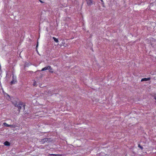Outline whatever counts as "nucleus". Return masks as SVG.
I'll return each mask as SVG.
<instances>
[{
    "label": "nucleus",
    "mask_w": 156,
    "mask_h": 156,
    "mask_svg": "<svg viewBox=\"0 0 156 156\" xmlns=\"http://www.w3.org/2000/svg\"><path fill=\"white\" fill-rule=\"evenodd\" d=\"M22 106H23L24 110H25V105L23 104V103L22 101H20L19 102L18 104L16 105L17 107L18 108V110L20 111V110L22 108Z\"/></svg>",
    "instance_id": "nucleus-1"
},
{
    "label": "nucleus",
    "mask_w": 156,
    "mask_h": 156,
    "mask_svg": "<svg viewBox=\"0 0 156 156\" xmlns=\"http://www.w3.org/2000/svg\"><path fill=\"white\" fill-rule=\"evenodd\" d=\"M55 41L56 43L61 42V43L58 44L60 46H66L65 43H64V40H54Z\"/></svg>",
    "instance_id": "nucleus-2"
},
{
    "label": "nucleus",
    "mask_w": 156,
    "mask_h": 156,
    "mask_svg": "<svg viewBox=\"0 0 156 156\" xmlns=\"http://www.w3.org/2000/svg\"><path fill=\"white\" fill-rule=\"evenodd\" d=\"M87 2V4L88 5L90 6L92 4L93 0H85Z\"/></svg>",
    "instance_id": "nucleus-3"
},
{
    "label": "nucleus",
    "mask_w": 156,
    "mask_h": 156,
    "mask_svg": "<svg viewBox=\"0 0 156 156\" xmlns=\"http://www.w3.org/2000/svg\"><path fill=\"white\" fill-rule=\"evenodd\" d=\"M48 140V138H45L43 139L42 140H41L40 141V142L41 144H44L45 142H47Z\"/></svg>",
    "instance_id": "nucleus-4"
},
{
    "label": "nucleus",
    "mask_w": 156,
    "mask_h": 156,
    "mask_svg": "<svg viewBox=\"0 0 156 156\" xmlns=\"http://www.w3.org/2000/svg\"><path fill=\"white\" fill-rule=\"evenodd\" d=\"M151 78L150 77H148L147 78H143L141 80V81H147L148 80H150Z\"/></svg>",
    "instance_id": "nucleus-5"
},
{
    "label": "nucleus",
    "mask_w": 156,
    "mask_h": 156,
    "mask_svg": "<svg viewBox=\"0 0 156 156\" xmlns=\"http://www.w3.org/2000/svg\"><path fill=\"white\" fill-rule=\"evenodd\" d=\"M49 69V66H46L44 68H43L42 69L41 71H45L47 70H48Z\"/></svg>",
    "instance_id": "nucleus-6"
},
{
    "label": "nucleus",
    "mask_w": 156,
    "mask_h": 156,
    "mask_svg": "<svg viewBox=\"0 0 156 156\" xmlns=\"http://www.w3.org/2000/svg\"><path fill=\"white\" fill-rule=\"evenodd\" d=\"M49 71L50 73H52L53 72V69L51 68V67L50 66H49Z\"/></svg>",
    "instance_id": "nucleus-7"
},
{
    "label": "nucleus",
    "mask_w": 156,
    "mask_h": 156,
    "mask_svg": "<svg viewBox=\"0 0 156 156\" xmlns=\"http://www.w3.org/2000/svg\"><path fill=\"white\" fill-rule=\"evenodd\" d=\"M4 144L6 146H9L10 145V143L7 141H5Z\"/></svg>",
    "instance_id": "nucleus-8"
},
{
    "label": "nucleus",
    "mask_w": 156,
    "mask_h": 156,
    "mask_svg": "<svg viewBox=\"0 0 156 156\" xmlns=\"http://www.w3.org/2000/svg\"><path fill=\"white\" fill-rule=\"evenodd\" d=\"M16 82V80L13 79L12 80L11 82V84H14Z\"/></svg>",
    "instance_id": "nucleus-9"
},
{
    "label": "nucleus",
    "mask_w": 156,
    "mask_h": 156,
    "mask_svg": "<svg viewBox=\"0 0 156 156\" xmlns=\"http://www.w3.org/2000/svg\"><path fill=\"white\" fill-rule=\"evenodd\" d=\"M50 155L52 156H62V154H51Z\"/></svg>",
    "instance_id": "nucleus-10"
},
{
    "label": "nucleus",
    "mask_w": 156,
    "mask_h": 156,
    "mask_svg": "<svg viewBox=\"0 0 156 156\" xmlns=\"http://www.w3.org/2000/svg\"><path fill=\"white\" fill-rule=\"evenodd\" d=\"M12 103L15 107H16V105H17V102L16 101L12 102Z\"/></svg>",
    "instance_id": "nucleus-11"
},
{
    "label": "nucleus",
    "mask_w": 156,
    "mask_h": 156,
    "mask_svg": "<svg viewBox=\"0 0 156 156\" xmlns=\"http://www.w3.org/2000/svg\"><path fill=\"white\" fill-rule=\"evenodd\" d=\"M38 41H37V44L36 46V51H37V53H38V51L37 49V48H38Z\"/></svg>",
    "instance_id": "nucleus-12"
},
{
    "label": "nucleus",
    "mask_w": 156,
    "mask_h": 156,
    "mask_svg": "<svg viewBox=\"0 0 156 156\" xmlns=\"http://www.w3.org/2000/svg\"><path fill=\"white\" fill-rule=\"evenodd\" d=\"M4 125L5 126L10 127V125L6 123H4Z\"/></svg>",
    "instance_id": "nucleus-13"
},
{
    "label": "nucleus",
    "mask_w": 156,
    "mask_h": 156,
    "mask_svg": "<svg viewBox=\"0 0 156 156\" xmlns=\"http://www.w3.org/2000/svg\"><path fill=\"white\" fill-rule=\"evenodd\" d=\"M10 127L11 128H15L16 127V126L15 125H10Z\"/></svg>",
    "instance_id": "nucleus-14"
},
{
    "label": "nucleus",
    "mask_w": 156,
    "mask_h": 156,
    "mask_svg": "<svg viewBox=\"0 0 156 156\" xmlns=\"http://www.w3.org/2000/svg\"><path fill=\"white\" fill-rule=\"evenodd\" d=\"M138 147H140L141 150H143V147L141 146L140 144L138 145Z\"/></svg>",
    "instance_id": "nucleus-15"
},
{
    "label": "nucleus",
    "mask_w": 156,
    "mask_h": 156,
    "mask_svg": "<svg viewBox=\"0 0 156 156\" xmlns=\"http://www.w3.org/2000/svg\"><path fill=\"white\" fill-rule=\"evenodd\" d=\"M37 84V83H36V82L35 81H34V83H33V86H35Z\"/></svg>",
    "instance_id": "nucleus-16"
},
{
    "label": "nucleus",
    "mask_w": 156,
    "mask_h": 156,
    "mask_svg": "<svg viewBox=\"0 0 156 156\" xmlns=\"http://www.w3.org/2000/svg\"><path fill=\"white\" fill-rule=\"evenodd\" d=\"M89 44L90 45V46H92V43H90V42H89Z\"/></svg>",
    "instance_id": "nucleus-17"
},
{
    "label": "nucleus",
    "mask_w": 156,
    "mask_h": 156,
    "mask_svg": "<svg viewBox=\"0 0 156 156\" xmlns=\"http://www.w3.org/2000/svg\"><path fill=\"white\" fill-rule=\"evenodd\" d=\"M40 2L41 3H43L44 2L41 0H40Z\"/></svg>",
    "instance_id": "nucleus-18"
},
{
    "label": "nucleus",
    "mask_w": 156,
    "mask_h": 156,
    "mask_svg": "<svg viewBox=\"0 0 156 156\" xmlns=\"http://www.w3.org/2000/svg\"><path fill=\"white\" fill-rule=\"evenodd\" d=\"M100 0L101 1V2H102V3H104V2L103 0Z\"/></svg>",
    "instance_id": "nucleus-19"
},
{
    "label": "nucleus",
    "mask_w": 156,
    "mask_h": 156,
    "mask_svg": "<svg viewBox=\"0 0 156 156\" xmlns=\"http://www.w3.org/2000/svg\"><path fill=\"white\" fill-rule=\"evenodd\" d=\"M53 39H57V38H55V37H53Z\"/></svg>",
    "instance_id": "nucleus-20"
},
{
    "label": "nucleus",
    "mask_w": 156,
    "mask_h": 156,
    "mask_svg": "<svg viewBox=\"0 0 156 156\" xmlns=\"http://www.w3.org/2000/svg\"><path fill=\"white\" fill-rule=\"evenodd\" d=\"M154 99H155V100H156V97H155L154 98Z\"/></svg>",
    "instance_id": "nucleus-21"
}]
</instances>
